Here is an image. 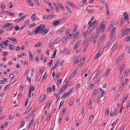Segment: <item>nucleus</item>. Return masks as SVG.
<instances>
[{
    "label": "nucleus",
    "instance_id": "23",
    "mask_svg": "<svg viewBox=\"0 0 130 130\" xmlns=\"http://www.w3.org/2000/svg\"><path fill=\"white\" fill-rule=\"evenodd\" d=\"M117 60L116 61V63H118L122 59V58H121V56H119L117 58Z\"/></svg>",
    "mask_w": 130,
    "mask_h": 130
},
{
    "label": "nucleus",
    "instance_id": "34",
    "mask_svg": "<svg viewBox=\"0 0 130 130\" xmlns=\"http://www.w3.org/2000/svg\"><path fill=\"white\" fill-rule=\"evenodd\" d=\"M9 48L11 50H13L14 48L15 47L13 45H11L9 46Z\"/></svg>",
    "mask_w": 130,
    "mask_h": 130
},
{
    "label": "nucleus",
    "instance_id": "12",
    "mask_svg": "<svg viewBox=\"0 0 130 130\" xmlns=\"http://www.w3.org/2000/svg\"><path fill=\"white\" fill-rule=\"evenodd\" d=\"M12 24V23H6L5 24V25H3V27L4 28H6L8 27L9 26L11 25Z\"/></svg>",
    "mask_w": 130,
    "mask_h": 130
},
{
    "label": "nucleus",
    "instance_id": "2",
    "mask_svg": "<svg viewBox=\"0 0 130 130\" xmlns=\"http://www.w3.org/2000/svg\"><path fill=\"white\" fill-rule=\"evenodd\" d=\"M123 15L124 16V18L123 17L121 18V19L120 23V26L121 27L125 21V20L127 21V22H128L129 21V19L128 18V14L126 12H124Z\"/></svg>",
    "mask_w": 130,
    "mask_h": 130
},
{
    "label": "nucleus",
    "instance_id": "14",
    "mask_svg": "<svg viewBox=\"0 0 130 130\" xmlns=\"http://www.w3.org/2000/svg\"><path fill=\"white\" fill-rule=\"evenodd\" d=\"M69 94L68 93V92H66L65 93L63 94V95L62 96L61 98V99H62L63 98H64V99L65 98H66L67 96L68 95H69Z\"/></svg>",
    "mask_w": 130,
    "mask_h": 130
},
{
    "label": "nucleus",
    "instance_id": "35",
    "mask_svg": "<svg viewBox=\"0 0 130 130\" xmlns=\"http://www.w3.org/2000/svg\"><path fill=\"white\" fill-rule=\"evenodd\" d=\"M48 116L47 117V120L48 121L50 120V118L51 116V113H48Z\"/></svg>",
    "mask_w": 130,
    "mask_h": 130
},
{
    "label": "nucleus",
    "instance_id": "48",
    "mask_svg": "<svg viewBox=\"0 0 130 130\" xmlns=\"http://www.w3.org/2000/svg\"><path fill=\"white\" fill-rule=\"evenodd\" d=\"M57 65V64H55L54 66V67L52 68V70H54L56 68Z\"/></svg>",
    "mask_w": 130,
    "mask_h": 130
},
{
    "label": "nucleus",
    "instance_id": "38",
    "mask_svg": "<svg viewBox=\"0 0 130 130\" xmlns=\"http://www.w3.org/2000/svg\"><path fill=\"white\" fill-rule=\"evenodd\" d=\"M66 110V108H64L62 110V111L61 112V114H62V116H63V115H64L65 111Z\"/></svg>",
    "mask_w": 130,
    "mask_h": 130
},
{
    "label": "nucleus",
    "instance_id": "42",
    "mask_svg": "<svg viewBox=\"0 0 130 130\" xmlns=\"http://www.w3.org/2000/svg\"><path fill=\"white\" fill-rule=\"evenodd\" d=\"M16 80L15 78L12 79L10 81V83L12 82V84H13Z\"/></svg>",
    "mask_w": 130,
    "mask_h": 130
},
{
    "label": "nucleus",
    "instance_id": "15",
    "mask_svg": "<svg viewBox=\"0 0 130 130\" xmlns=\"http://www.w3.org/2000/svg\"><path fill=\"white\" fill-rule=\"evenodd\" d=\"M115 31H114L113 30H112L111 31L110 35V38H111L112 37L114 36V34L115 33Z\"/></svg>",
    "mask_w": 130,
    "mask_h": 130
},
{
    "label": "nucleus",
    "instance_id": "17",
    "mask_svg": "<svg viewBox=\"0 0 130 130\" xmlns=\"http://www.w3.org/2000/svg\"><path fill=\"white\" fill-rule=\"evenodd\" d=\"M24 17V16H23L22 18H18L15 20L14 22L16 23H17L21 20L22 19H23Z\"/></svg>",
    "mask_w": 130,
    "mask_h": 130
},
{
    "label": "nucleus",
    "instance_id": "20",
    "mask_svg": "<svg viewBox=\"0 0 130 130\" xmlns=\"http://www.w3.org/2000/svg\"><path fill=\"white\" fill-rule=\"evenodd\" d=\"M27 2L29 3V4L32 6H33L34 5V4L30 0H27Z\"/></svg>",
    "mask_w": 130,
    "mask_h": 130
},
{
    "label": "nucleus",
    "instance_id": "4",
    "mask_svg": "<svg viewBox=\"0 0 130 130\" xmlns=\"http://www.w3.org/2000/svg\"><path fill=\"white\" fill-rule=\"evenodd\" d=\"M95 27L91 25H90L88 29L87 33L88 34H89L94 29Z\"/></svg>",
    "mask_w": 130,
    "mask_h": 130
},
{
    "label": "nucleus",
    "instance_id": "6",
    "mask_svg": "<svg viewBox=\"0 0 130 130\" xmlns=\"http://www.w3.org/2000/svg\"><path fill=\"white\" fill-rule=\"evenodd\" d=\"M61 19H59L56 21H54L53 25L54 26H55L60 24V22H61Z\"/></svg>",
    "mask_w": 130,
    "mask_h": 130
},
{
    "label": "nucleus",
    "instance_id": "41",
    "mask_svg": "<svg viewBox=\"0 0 130 130\" xmlns=\"http://www.w3.org/2000/svg\"><path fill=\"white\" fill-rule=\"evenodd\" d=\"M97 91V89H95L93 91V95L95 96L96 94V93Z\"/></svg>",
    "mask_w": 130,
    "mask_h": 130
},
{
    "label": "nucleus",
    "instance_id": "44",
    "mask_svg": "<svg viewBox=\"0 0 130 130\" xmlns=\"http://www.w3.org/2000/svg\"><path fill=\"white\" fill-rule=\"evenodd\" d=\"M128 94L127 95V96H126V95H125L124 96V100H123V103H122V104L124 102V101H125L126 100V99H127V98L128 97Z\"/></svg>",
    "mask_w": 130,
    "mask_h": 130
},
{
    "label": "nucleus",
    "instance_id": "36",
    "mask_svg": "<svg viewBox=\"0 0 130 130\" xmlns=\"http://www.w3.org/2000/svg\"><path fill=\"white\" fill-rule=\"evenodd\" d=\"M49 103H47V106H50V105H51V104L52 101L51 99H49Z\"/></svg>",
    "mask_w": 130,
    "mask_h": 130
},
{
    "label": "nucleus",
    "instance_id": "16",
    "mask_svg": "<svg viewBox=\"0 0 130 130\" xmlns=\"http://www.w3.org/2000/svg\"><path fill=\"white\" fill-rule=\"evenodd\" d=\"M117 45V44H116L113 45V47H112V48L111 49V51L112 52H114V50L116 48Z\"/></svg>",
    "mask_w": 130,
    "mask_h": 130
},
{
    "label": "nucleus",
    "instance_id": "8",
    "mask_svg": "<svg viewBox=\"0 0 130 130\" xmlns=\"http://www.w3.org/2000/svg\"><path fill=\"white\" fill-rule=\"evenodd\" d=\"M102 50H100L98 53L96 55L94 59H96L99 57V56L102 54Z\"/></svg>",
    "mask_w": 130,
    "mask_h": 130
},
{
    "label": "nucleus",
    "instance_id": "62",
    "mask_svg": "<svg viewBox=\"0 0 130 130\" xmlns=\"http://www.w3.org/2000/svg\"><path fill=\"white\" fill-rule=\"evenodd\" d=\"M8 54V53L7 52H5L3 53V56H6Z\"/></svg>",
    "mask_w": 130,
    "mask_h": 130
},
{
    "label": "nucleus",
    "instance_id": "63",
    "mask_svg": "<svg viewBox=\"0 0 130 130\" xmlns=\"http://www.w3.org/2000/svg\"><path fill=\"white\" fill-rule=\"evenodd\" d=\"M36 25V23H33L32 24H31L30 26L29 27H30V28H31L33 27L34 26Z\"/></svg>",
    "mask_w": 130,
    "mask_h": 130
},
{
    "label": "nucleus",
    "instance_id": "45",
    "mask_svg": "<svg viewBox=\"0 0 130 130\" xmlns=\"http://www.w3.org/2000/svg\"><path fill=\"white\" fill-rule=\"evenodd\" d=\"M13 27V25H12L11 26H10L7 29V30L8 31L10 29L12 28Z\"/></svg>",
    "mask_w": 130,
    "mask_h": 130
},
{
    "label": "nucleus",
    "instance_id": "18",
    "mask_svg": "<svg viewBox=\"0 0 130 130\" xmlns=\"http://www.w3.org/2000/svg\"><path fill=\"white\" fill-rule=\"evenodd\" d=\"M29 87L30 88L29 89L30 90L29 91L31 92L34 90L35 89V87H33L32 85L30 86Z\"/></svg>",
    "mask_w": 130,
    "mask_h": 130
},
{
    "label": "nucleus",
    "instance_id": "32",
    "mask_svg": "<svg viewBox=\"0 0 130 130\" xmlns=\"http://www.w3.org/2000/svg\"><path fill=\"white\" fill-rule=\"evenodd\" d=\"M30 109L31 107L29 106H28L27 108V110L25 111V113H27L30 110Z\"/></svg>",
    "mask_w": 130,
    "mask_h": 130
},
{
    "label": "nucleus",
    "instance_id": "53",
    "mask_svg": "<svg viewBox=\"0 0 130 130\" xmlns=\"http://www.w3.org/2000/svg\"><path fill=\"white\" fill-rule=\"evenodd\" d=\"M31 77L29 78V76H27V79L28 80V82L30 83H31Z\"/></svg>",
    "mask_w": 130,
    "mask_h": 130
},
{
    "label": "nucleus",
    "instance_id": "40",
    "mask_svg": "<svg viewBox=\"0 0 130 130\" xmlns=\"http://www.w3.org/2000/svg\"><path fill=\"white\" fill-rule=\"evenodd\" d=\"M99 71H98V72H97L96 74L95 75V76H94L93 78V79H94L95 78H96L98 76L99 74Z\"/></svg>",
    "mask_w": 130,
    "mask_h": 130
},
{
    "label": "nucleus",
    "instance_id": "19",
    "mask_svg": "<svg viewBox=\"0 0 130 130\" xmlns=\"http://www.w3.org/2000/svg\"><path fill=\"white\" fill-rule=\"evenodd\" d=\"M36 15L35 14V13H34L32 14L31 17V18L33 20H36Z\"/></svg>",
    "mask_w": 130,
    "mask_h": 130
},
{
    "label": "nucleus",
    "instance_id": "27",
    "mask_svg": "<svg viewBox=\"0 0 130 130\" xmlns=\"http://www.w3.org/2000/svg\"><path fill=\"white\" fill-rule=\"evenodd\" d=\"M4 41H2L1 43H0V46L1 48H5L6 46H5L3 45V44H4Z\"/></svg>",
    "mask_w": 130,
    "mask_h": 130
},
{
    "label": "nucleus",
    "instance_id": "61",
    "mask_svg": "<svg viewBox=\"0 0 130 130\" xmlns=\"http://www.w3.org/2000/svg\"><path fill=\"white\" fill-rule=\"evenodd\" d=\"M130 72V70H128V71H127V70H126L124 73V74L125 75H128V73H129Z\"/></svg>",
    "mask_w": 130,
    "mask_h": 130
},
{
    "label": "nucleus",
    "instance_id": "26",
    "mask_svg": "<svg viewBox=\"0 0 130 130\" xmlns=\"http://www.w3.org/2000/svg\"><path fill=\"white\" fill-rule=\"evenodd\" d=\"M11 85H6L5 87V89H4V91H5L6 90H8L9 88V86H10Z\"/></svg>",
    "mask_w": 130,
    "mask_h": 130
},
{
    "label": "nucleus",
    "instance_id": "58",
    "mask_svg": "<svg viewBox=\"0 0 130 130\" xmlns=\"http://www.w3.org/2000/svg\"><path fill=\"white\" fill-rule=\"evenodd\" d=\"M52 91V88L50 87H48L47 89V92H51Z\"/></svg>",
    "mask_w": 130,
    "mask_h": 130
},
{
    "label": "nucleus",
    "instance_id": "5",
    "mask_svg": "<svg viewBox=\"0 0 130 130\" xmlns=\"http://www.w3.org/2000/svg\"><path fill=\"white\" fill-rule=\"evenodd\" d=\"M65 28L64 27H62L61 28L58 30L56 32L57 35H58L61 34L64 30Z\"/></svg>",
    "mask_w": 130,
    "mask_h": 130
},
{
    "label": "nucleus",
    "instance_id": "13",
    "mask_svg": "<svg viewBox=\"0 0 130 130\" xmlns=\"http://www.w3.org/2000/svg\"><path fill=\"white\" fill-rule=\"evenodd\" d=\"M77 71H74L73 73L71 74L69 77L70 79H71L76 74Z\"/></svg>",
    "mask_w": 130,
    "mask_h": 130
},
{
    "label": "nucleus",
    "instance_id": "50",
    "mask_svg": "<svg viewBox=\"0 0 130 130\" xmlns=\"http://www.w3.org/2000/svg\"><path fill=\"white\" fill-rule=\"evenodd\" d=\"M24 85H21L20 87V88L19 90L20 91H22L23 90V88H24Z\"/></svg>",
    "mask_w": 130,
    "mask_h": 130
},
{
    "label": "nucleus",
    "instance_id": "25",
    "mask_svg": "<svg viewBox=\"0 0 130 130\" xmlns=\"http://www.w3.org/2000/svg\"><path fill=\"white\" fill-rule=\"evenodd\" d=\"M55 16L56 15H54V14H52L51 15H49L48 16L46 19H48V18H50V19L53 18H54V17H55Z\"/></svg>",
    "mask_w": 130,
    "mask_h": 130
},
{
    "label": "nucleus",
    "instance_id": "30",
    "mask_svg": "<svg viewBox=\"0 0 130 130\" xmlns=\"http://www.w3.org/2000/svg\"><path fill=\"white\" fill-rule=\"evenodd\" d=\"M62 81V80L61 79H60L58 80L57 82V85H60L61 84V82Z\"/></svg>",
    "mask_w": 130,
    "mask_h": 130
},
{
    "label": "nucleus",
    "instance_id": "47",
    "mask_svg": "<svg viewBox=\"0 0 130 130\" xmlns=\"http://www.w3.org/2000/svg\"><path fill=\"white\" fill-rule=\"evenodd\" d=\"M47 76V74L45 73L43 77V79H45L46 78Z\"/></svg>",
    "mask_w": 130,
    "mask_h": 130
},
{
    "label": "nucleus",
    "instance_id": "52",
    "mask_svg": "<svg viewBox=\"0 0 130 130\" xmlns=\"http://www.w3.org/2000/svg\"><path fill=\"white\" fill-rule=\"evenodd\" d=\"M124 65V64H123V66L121 67V68L120 70V73H121V72L123 71V69L124 68V67H123Z\"/></svg>",
    "mask_w": 130,
    "mask_h": 130
},
{
    "label": "nucleus",
    "instance_id": "56",
    "mask_svg": "<svg viewBox=\"0 0 130 130\" xmlns=\"http://www.w3.org/2000/svg\"><path fill=\"white\" fill-rule=\"evenodd\" d=\"M94 118V116L92 115H91V116H90L89 119L90 120H92Z\"/></svg>",
    "mask_w": 130,
    "mask_h": 130
},
{
    "label": "nucleus",
    "instance_id": "55",
    "mask_svg": "<svg viewBox=\"0 0 130 130\" xmlns=\"http://www.w3.org/2000/svg\"><path fill=\"white\" fill-rule=\"evenodd\" d=\"M19 27L18 26H16L14 27V29L17 30H18L19 29Z\"/></svg>",
    "mask_w": 130,
    "mask_h": 130
},
{
    "label": "nucleus",
    "instance_id": "7",
    "mask_svg": "<svg viewBox=\"0 0 130 130\" xmlns=\"http://www.w3.org/2000/svg\"><path fill=\"white\" fill-rule=\"evenodd\" d=\"M66 3L68 5L72 6V7H75V5L72 2H70L69 1H67L66 2Z\"/></svg>",
    "mask_w": 130,
    "mask_h": 130
},
{
    "label": "nucleus",
    "instance_id": "43",
    "mask_svg": "<svg viewBox=\"0 0 130 130\" xmlns=\"http://www.w3.org/2000/svg\"><path fill=\"white\" fill-rule=\"evenodd\" d=\"M31 95V91H29V92L28 95V98H30L32 96Z\"/></svg>",
    "mask_w": 130,
    "mask_h": 130
},
{
    "label": "nucleus",
    "instance_id": "60",
    "mask_svg": "<svg viewBox=\"0 0 130 130\" xmlns=\"http://www.w3.org/2000/svg\"><path fill=\"white\" fill-rule=\"evenodd\" d=\"M9 6L10 8H12L13 7L12 3H10L9 5Z\"/></svg>",
    "mask_w": 130,
    "mask_h": 130
},
{
    "label": "nucleus",
    "instance_id": "29",
    "mask_svg": "<svg viewBox=\"0 0 130 130\" xmlns=\"http://www.w3.org/2000/svg\"><path fill=\"white\" fill-rule=\"evenodd\" d=\"M109 108H107V110L105 112V115H108L109 114Z\"/></svg>",
    "mask_w": 130,
    "mask_h": 130
},
{
    "label": "nucleus",
    "instance_id": "9",
    "mask_svg": "<svg viewBox=\"0 0 130 130\" xmlns=\"http://www.w3.org/2000/svg\"><path fill=\"white\" fill-rule=\"evenodd\" d=\"M101 28L102 30L101 31V32L102 31H103V30H104L105 29V25L104 24V23L103 22H102L101 24Z\"/></svg>",
    "mask_w": 130,
    "mask_h": 130
},
{
    "label": "nucleus",
    "instance_id": "59",
    "mask_svg": "<svg viewBox=\"0 0 130 130\" xmlns=\"http://www.w3.org/2000/svg\"><path fill=\"white\" fill-rule=\"evenodd\" d=\"M60 94V93H59L58 92L57 94L55 93H54V95L55 96H56V98H57L59 96V94Z\"/></svg>",
    "mask_w": 130,
    "mask_h": 130
},
{
    "label": "nucleus",
    "instance_id": "28",
    "mask_svg": "<svg viewBox=\"0 0 130 130\" xmlns=\"http://www.w3.org/2000/svg\"><path fill=\"white\" fill-rule=\"evenodd\" d=\"M110 70V69L108 68L106 71V72L105 73V75H106V76H107L108 75Z\"/></svg>",
    "mask_w": 130,
    "mask_h": 130
},
{
    "label": "nucleus",
    "instance_id": "39",
    "mask_svg": "<svg viewBox=\"0 0 130 130\" xmlns=\"http://www.w3.org/2000/svg\"><path fill=\"white\" fill-rule=\"evenodd\" d=\"M10 41L8 40H6L5 42L4 41V44L6 46H7L8 44V42H9Z\"/></svg>",
    "mask_w": 130,
    "mask_h": 130
},
{
    "label": "nucleus",
    "instance_id": "54",
    "mask_svg": "<svg viewBox=\"0 0 130 130\" xmlns=\"http://www.w3.org/2000/svg\"><path fill=\"white\" fill-rule=\"evenodd\" d=\"M53 61L52 60H51L50 61L49 63L48 64V65H49L48 66V67H51V64H52L53 63Z\"/></svg>",
    "mask_w": 130,
    "mask_h": 130
},
{
    "label": "nucleus",
    "instance_id": "3",
    "mask_svg": "<svg viewBox=\"0 0 130 130\" xmlns=\"http://www.w3.org/2000/svg\"><path fill=\"white\" fill-rule=\"evenodd\" d=\"M130 31V28H127L126 29L122 32L121 37L126 35L129 34Z\"/></svg>",
    "mask_w": 130,
    "mask_h": 130
},
{
    "label": "nucleus",
    "instance_id": "11",
    "mask_svg": "<svg viewBox=\"0 0 130 130\" xmlns=\"http://www.w3.org/2000/svg\"><path fill=\"white\" fill-rule=\"evenodd\" d=\"M97 21H96V20H94L92 22V23L90 25L93 26L94 27H95L97 25Z\"/></svg>",
    "mask_w": 130,
    "mask_h": 130
},
{
    "label": "nucleus",
    "instance_id": "22",
    "mask_svg": "<svg viewBox=\"0 0 130 130\" xmlns=\"http://www.w3.org/2000/svg\"><path fill=\"white\" fill-rule=\"evenodd\" d=\"M58 6L61 8L63 10V11H64L65 10V9H64V8L63 7L62 5L61 4H60V3H59L58 4Z\"/></svg>",
    "mask_w": 130,
    "mask_h": 130
},
{
    "label": "nucleus",
    "instance_id": "31",
    "mask_svg": "<svg viewBox=\"0 0 130 130\" xmlns=\"http://www.w3.org/2000/svg\"><path fill=\"white\" fill-rule=\"evenodd\" d=\"M64 89H63V88H61L60 90L58 92L59 93H60V94H62L61 93L64 91Z\"/></svg>",
    "mask_w": 130,
    "mask_h": 130
},
{
    "label": "nucleus",
    "instance_id": "64",
    "mask_svg": "<svg viewBox=\"0 0 130 130\" xmlns=\"http://www.w3.org/2000/svg\"><path fill=\"white\" fill-rule=\"evenodd\" d=\"M52 88L53 91H55V85L54 84L52 86Z\"/></svg>",
    "mask_w": 130,
    "mask_h": 130
},
{
    "label": "nucleus",
    "instance_id": "33",
    "mask_svg": "<svg viewBox=\"0 0 130 130\" xmlns=\"http://www.w3.org/2000/svg\"><path fill=\"white\" fill-rule=\"evenodd\" d=\"M66 9L68 12L71 13V12L70 9L68 6H66Z\"/></svg>",
    "mask_w": 130,
    "mask_h": 130
},
{
    "label": "nucleus",
    "instance_id": "37",
    "mask_svg": "<svg viewBox=\"0 0 130 130\" xmlns=\"http://www.w3.org/2000/svg\"><path fill=\"white\" fill-rule=\"evenodd\" d=\"M79 32H76V33L74 35V36L73 37H74V36H75L76 38H78V35H79Z\"/></svg>",
    "mask_w": 130,
    "mask_h": 130
},
{
    "label": "nucleus",
    "instance_id": "10",
    "mask_svg": "<svg viewBox=\"0 0 130 130\" xmlns=\"http://www.w3.org/2000/svg\"><path fill=\"white\" fill-rule=\"evenodd\" d=\"M8 39L13 42H16V43H17L18 41L14 37L8 38Z\"/></svg>",
    "mask_w": 130,
    "mask_h": 130
},
{
    "label": "nucleus",
    "instance_id": "1",
    "mask_svg": "<svg viewBox=\"0 0 130 130\" xmlns=\"http://www.w3.org/2000/svg\"><path fill=\"white\" fill-rule=\"evenodd\" d=\"M45 27L44 25H41L37 27L34 30V32L36 34H37L38 32L39 34L42 33L43 35H46L49 31V30L46 29L45 30L44 29Z\"/></svg>",
    "mask_w": 130,
    "mask_h": 130
},
{
    "label": "nucleus",
    "instance_id": "21",
    "mask_svg": "<svg viewBox=\"0 0 130 130\" xmlns=\"http://www.w3.org/2000/svg\"><path fill=\"white\" fill-rule=\"evenodd\" d=\"M67 36H64L62 39V41L64 43H65L67 42Z\"/></svg>",
    "mask_w": 130,
    "mask_h": 130
},
{
    "label": "nucleus",
    "instance_id": "49",
    "mask_svg": "<svg viewBox=\"0 0 130 130\" xmlns=\"http://www.w3.org/2000/svg\"><path fill=\"white\" fill-rule=\"evenodd\" d=\"M99 27H98L97 29L96 30V34H99L100 32V30H101V29H100V28H99Z\"/></svg>",
    "mask_w": 130,
    "mask_h": 130
},
{
    "label": "nucleus",
    "instance_id": "46",
    "mask_svg": "<svg viewBox=\"0 0 130 130\" xmlns=\"http://www.w3.org/2000/svg\"><path fill=\"white\" fill-rule=\"evenodd\" d=\"M40 42H39L37 44L35 45V46L36 47H38L40 45Z\"/></svg>",
    "mask_w": 130,
    "mask_h": 130
},
{
    "label": "nucleus",
    "instance_id": "51",
    "mask_svg": "<svg viewBox=\"0 0 130 130\" xmlns=\"http://www.w3.org/2000/svg\"><path fill=\"white\" fill-rule=\"evenodd\" d=\"M49 46L50 47L52 48V47L53 45V43H52V42H50L49 43Z\"/></svg>",
    "mask_w": 130,
    "mask_h": 130
},
{
    "label": "nucleus",
    "instance_id": "57",
    "mask_svg": "<svg viewBox=\"0 0 130 130\" xmlns=\"http://www.w3.org/2000/svg\"><path fill=\"white\" fill-rule=\"evenodd\" d=\"M60 61H61L60 59L59 58V59H58L56 64H57V65L59 63H60Z\"/></svg>",
    "mask_w": 130,
    "mask_h": 130
},
{
    "label": "nucleus",
    "instance_id": "24",
    "mask_svg": "<svg viewBox=\"0 0 130 130\" xmlns=\"http://www.w3.org/2000/svg\"><path fill=\"white\" fill-rule=\"evenodd\" d=\"M30 71L32 72V73H31V75L30 76V77L32 78L33 76V75L34 71V68H32L30 70Z\"/></svg>",
    "mask_w": 130,
    "mask_h": 130
}]
</instances>
